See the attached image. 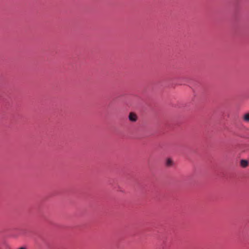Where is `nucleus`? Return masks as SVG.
<instances>
[{"label":"nucleus","mask_w":249,"mask_h":249,"mask_svg":"<svg viewBox=\"0 0 249 249\" xmlns=\"http://www.w3.org/2000/svg\"><path fill=\"white\" fill-rule=\"evenodd\" d=\"M240 163H241V166L244 167V168L246 167L247 166H248V165L249 164V162H248V160H241V162H240Z\"/></svg>","instance_id":"3"},{"label":"nucleus","mask_w":249,"mask_h":249,"mask_svg":"<svg viewBox=\"0 0 249 249\" xmlns=\"http://www.w3.org/2000/svg\"><path fill=\"white\" fill-rule=\"evenodd\" d=\"M18 249H26L25 247H21L19 248Z\"/></svg>","instance_id":"5"},{"label":"nucleus","mask_w":249,"mask_h":249,"mask_svg":"<svg viewBox=\"0 0 249 249\" xmlns=\"http://www.w3.org/2000/svg\"><path fill=\"white\" fill-rule=\"evenodd\" d=\"M128 118L131 122H135L137 120V116L135 113L130 112L129 114Z\"/></svg>","instance_id":"1"},{"label":"nucleus","mask_w":249,"mask_h":249,"mask_svg":"<svg viewBox=\"0 0 249 249\" xmlns=\"http://www.w3.org/2000/svg\"><path fill=\"white\" fill-rule=\"evenodd\" d=\"M243 120L246 122H249V113H246L243 117Z\"/></svg>","instance_id":"4"},{"label":"nucleus","mask_w":249,"mask_h":249,"mask_svg":"<svg viewBox=\"0 0 249 249\" xmlns=\"http://www.w3.org/2000/svg\"><path fill=\"white\" fill-rule=\"evenodd\" d=\"M174 165V161L170 158H168L166 160L165 165L168 167H171Z\"/></svg>","instance_id":"2"}]
</instances>
